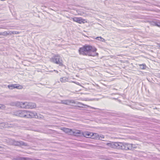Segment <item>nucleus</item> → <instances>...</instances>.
<instances>
[{
    "instance_id": "obj_1",
    "label": "nucleus",
    "mask_w": 160,
    "mask_h": 160,
    "mask_svg": "<svg viewBox=\"0 0 160 160\" xmlns=\"http://www.w3.org/2000/svg\"><path fill=\"white\" fill-rule=\"evenodd\" d=\"M97 50V49L94 47L86 44L79 48L78 52L80 55L95 57L98 55L96 52Z\"/></svg>"
},
{
    "instance_id": "obj_2",
    "label": "nucleus",
    "mask_w": 160,
    "mask_h": 160,
    "mask_svg": "<svg viewBox=\"0 0 160 160\" xmlns=\"http://www.w3.org/2000/svg\"><path fill=\"white\" fill-rule=\"evenodd\" d=\"M50 61L52 62L58 64L61 67L64 66L63 64V61L62 58L58 55H55L51 58Z\"/></svg>"
},
{
    "instance_id": "obj_3",
    "label": "nucleus",
    "mask_w": 160,
    "mask_h": 160,
    "mask_svg": "<svg viewBox=\"0 0 160 160\" xmlns=\"http://www.w3.org/2000/svg\"><path fill=\"white\" fill-rule=\"evenodd\" d=\"M36 104L32 102H22V106L21 108H33L36 107Z\"/></svg>"
},
{
    "instance_id": "obj_4",
    "label": "nucleus",
    "mask_w": 160,
    "mask_h": 160,
    "mask_svg": "<svg viewBox=\"0 0 160 160\" xmlns=\"http://www.w3.org/2000/svg\"><path fill=\"white\" fill-rule=\"evenodd\" d=\"M61 103L63 104L67 105H70L71 103H74L76 104H79L81 105V106H79L78 107H79L83 108V106H84L85 105L83 104H82L81 103L76 101H75L74 100H63L61 101Z\"/></svg>"
},
{
    "instance_id": "obj_5",
    "label": "nucleus",
    "mask_w": 160,
    "mask_h": 160,
    "mask_svg": "<svg viewBox=\"0 0 160 160\" xmlns=\"http://www.w3.org/2000/svg\"><path fill=\"white\" fill-rule=\"evenodd\" d=\"M122 143L120 142H112V143H107V145L114 148L121 149Z\"/></svg>"
},
{
    "instance_id": "obj_6",
    "label": "nucleus",
    "mask_w": 160,
    "mask_h": 160,
    "mask_svg": "<svg viewBox=\"0 0 160 160\" xmlns=\"http://www.w3.org/2000/svg\"><path fill=\"white\" fill-rule=\"evenodd\" d=\"M26 114L25 118H38V116L37 113L34 112H31L29 111L26 110Z\"/></svg>"
},
{
    "instance_id": "obj_7",
    "label": "nucleus",
    "mask_w": 160,
    "mask_h": 160,
    "mask_svg": "<svg viewBox=\"0 0 160 160\" xmlns=\"http://www.w3.org/2000/svg\"><path fill=\"white\" fill-rule=\"evenodd\" d=\"M26 113V110H18L13 112L12 114L16 116L25 118Z\"/></svg>"
},
{
    "instance_id": "obj_8",
    "label": "nucleus",
    "mask_w": 160,
    "mask_h": 160,
    "mask_svg": "<svg viewBox=\"0 0 160 160\" xmlns=\"http://www.w3.org/2000/svg\"><path fill=\"white\" fill-rule=\"evenodd\" d=\"M13 143L15 145L18 146H28V144L27 143H25L22 141H13Z\"/></svg>"
},
{
    "instance_id": "obj_9",
    "label": "nucleus",
    "mask_w": 160,
    "mask_h": 160,
    "mask_svg": "<svg viewBox=\"0 0 160 160\" xmlns=\"http://www.w3.org/2000/svg\"><path fill=\"white\" fill-rule=\"evenodd\" d=\"M71 135H73L75 136H80L81 135L82 133L80 130H75L72 131V130Z\"/></svg>"
},
{
    "instance_id": "obj_10",
    "label": "nucleus",
    "mask_w": 160,
    "mask_h": 160,
    "mask_svg": "<svg viewBox=\"0 0 160 160\" xmlns=\"http://www.w3.org/2000/svg\"><path fill=\"white\" fill-rule=\"evenodd\" d=\"M72 19L74 21L80 24H81L82 23H84L83 21L84 20L81 18L74 17Z\"/></svg>"
},
{
    "instance_id": "obj_11",
    "label": "nucleus",
    "mask_w": 160,
    "mask_h": 160,
    "mask_svg": "<svg viewBox=\"0 0 160 160\" xmlns=\"http://www.w3.org/2000/svg\"><path fill=\"white\" fill-rule=\"evenodd\" d=\"M10 105L11 106H16L21 108L22 104V102H11Z\"/></svg>"
},
{
    "instance_id": "obj_12",
    "label": "nucleus",
    "mask_w": 160,
    "mask_h": 160,
    "mask_svg": "<svg viewBox=\"0 0 160 160\" xmlns=\"http://www.w3.org/2000/svg\"><path fill=\"white\" fill-rule=\"evenodd\" d=\"M61 130H62L63 132H65V133H68L69 134H71V132L72 129H70L68 128H61Z\"/></svg>"
},
{
    "instance_id": "obj_13",
    "label": "nucleus",
    "mask_w": 160,
    "mask_h": 160,
    "mask_svg": "<svg viewBox=\"0 0 160 160\" xmlns=\"http://www.w3.org/2000/svg\"><path fill=\"white\" fill-rule=\"evenodd\" d=\"M129 145L128 144L125 143L123 144L122 143V145L121 149L126 150H128L129 149Z\"/></svg>"
},
{
    "instance_id": "obj_14",
    "label": "nucleus",
    "mask_w": 160,
    "mask_h": 160,
    "mask_svg": "<svg viewBox=\"0 0 160 160\" xmlns=\"http://www.w3.org/2000/svg\"><path fill=\"white\" fill-rule=\"evenodd\" d=\"M92 138L94 139H99V135L97 133H92Z\"/></svg>"
},
{
    "instance_id": "obj_15",
    "label": "nucleus",
    "mask_w": 160,
    "mask_h": 160,
    "mask_svg": "<svg viewBox=\"0 0 160 160\" xmlns=\"http://www.w3.org/2000/svg\"><path fill=\"white\" fill-rule=\"evenodd\" d=\"M14 88L18 89H22L23 88V86L22 85H20L18 84H14Z\"/></svg>"
},
{
    "instance_id": "obj_16",
    "label": "nucleus",
    "mask_w": 160,
    "mask_h": 160,
    "mask_svg": "<svg viewBox=\"0 0 160 160\" xmlns=\"http://www.w3.org/2000/svg\"><path fill=\"white\" fill-rule=\"evenodd\" d=\"M68 78L66 77L61 78L60 79V81L62 82H67L68 81Z\"/></svg>"
},
{
    "instance_id": "obj_17",
    "label": "nucleus",
    "mask_w": 160,
    "mask_h": 160,
    "mask_svg": "<svg viewBox=\"0 0 160 160\" xmlns=\"http://www.w3.org/2000/svg\"><path fill=\"white\" fill-rule=\"evenodd\" d=\"M6 125L4 122L0 123V129H2L5 128L6 127Z\"/></svg>"
},
{
    "instance_id": "obj_18",
    "label": "nucleus",
    "mask_w": 160,
    "mask_h": 160,
    "mask_svg": "<svg viewBox=\"0 0 160 160\" xmlns=\"http://www.w3.org/2000/svg\"><path fill=\"white\" fill-rule=\"evenodd\" d=\"M96 39L98 40H99L101 41L102 42H104L105 41V39L101 37H97Z\"/></svg>"
},
{
    "instance_id": "obj_19",
    "label": "nucleus",
    "mask_w": 160,
    "mask_h": 160,
    "mask_svg": "<svg viewBox=\"0 0 160 160\" xmlns=\"http://www.w3.org/2000/svg\"><path fill=\"white\" fill-rule=\"evenodd\" d=\"M14 87V84H9L8 86V88L10 89H12L13 88H15Z\"/></svg>"
},
{
    "instance_id": "obj_20",
    "label": "nucleus",
    "mask_w": 160,
    "mask_h": 160,
    "mask_svg": "<svg viewBox=\"0 0 160 160\" xmlns=\"http://www.w3.org/2000/svg\"><path fill=\"white\" fill-rule=\"evenodd\" d=\"M139 66L140 68L142 69H145L146 68V66L145 64H140Z\"/></svg>"
},
{
    "instance_id": "obj_21",
    "label": "nucleus",
    "mask_w": 160,
    "mask_h": 160,
    "mask_svg": "<svg viewBox=\"0 0 160 160\" xmlns=\"http://www.w3.org/2000/svg\"><path fill=\"white\" fill-rule=\"evenodd\" d=\"M8 34L9 33H8L7 31H5L3 32H0V35L7 36Z\"/></svg>"
},
{
    "instance_id": "obj_22",
    "label": "nucleus",
    "mask_w": 160,
    "mask_h": 160,
    "mask_svg": "<svg viewBox=\"0 0 160 160\" xmlns=\"http://www.w3.org/2000/svg\"><path fill=\"white\" fill-rule=\"evenodd\" d=\"M24 158H23V157H16V158H14V160H24Z\"/></svg>"
},
{
    "instance_id": "obj_23",
    "label": "nucleus",
    "mask_w": 160,
    "mask_h": 160,
    "mask_svg": "<svg viewBox=\"0 0 160 160\" xmlns=\"http://www.w3.org/2000/svg\"><path fill=\"white\" fill-rule=\"evenodd\" d=\"M110 115L112 116H117V117H120V116L117 113L110 114Z\"/></svg>"
},
{
    "instance_id": "obj_24",
    "label": "nucleus",
    "mask_w": 160,
    "mask_h": 160,
    "mask_svg": "<svg viewBox=\"0 0 160 160\" xmlns=\"http://www.w3.org/2000/svg\"><path fill=\"white\" fill-rule=\"evenodd\" d=\"M157 21H152L150 23L153 26H156Z\"/></svg>"
},
{
    "instance_id": "obj_25",
    "label": "nucleus",
    "mask_w": 160,
    "mask_h": 160,
    "mask_svg": "<svg viewBox=\"0 0 160 160\" xmlns=\"http://www.w3.org/2000/svg\"><path fill=\"white\" fill-rule=\"evenodd\" d=\"M5 108V106L3 105L0 104V109H3Z\"/></svg>"
},
{
    "instance_id": "obj_26",
    "label": "nucleus",
    "mask_w": 160,
    "mask_h": 160,
    "mask_svg": "<svg viewBox=\"0 0 160 160\" xmlns=\"http://www.w3.org/2000/svg\"><path fill=\"white\" fill-rule=\"evenodd\" d=\"M92 133H90L89 132H87L86 133V135H87L88 136H90L91 137H92Z\"/></svg>"
},
{
    "instance_id": "obj_27",
    "label": "nucleus",
    "mask_w": 160,
    "mask_h": 160,
    "mask_svg": "<svg viewBox=\"0 0 160 160\" xmlns=\"http://www.w3.org/2000/svg\"><path fill=\"white\" fill-rule=\"evenodd\" d=\"M23 158L24 159V160H32V159L30 158L23 157Z\"/></svg>"
},
{
    "instance_id": "obj_28",
    "label": "nucleus",
    "mask_w": 160,
    "mask_h": 160,
    "mask_svg": "<svg viewBox=\"0 0 160 160\" xmlns=\"http://www.w3.org/2000/svg\"><path fill=\"white\" fill-rule=\"evenodd\" d=\"M156 26L160 27V23L157 22H156Z\"/></svg>"
},
{
    "instance_id": "obj_29",
    "label": "nucleus",
    "mask_w": 160,
    "mask_h": 160,
    "mask_svg": "<svg viewBox=\"0 0 160 160\" xmlns=\"http://www.w3.org/2000/svg\"><path fill=\"white\" fill-rule=\"evenodd\" d=\"M73 82L77 85L81 86L80 83H79L78 82Z\"/></svg>"
},
{
    "instance_id": "obj_30",
    "label": "nucleus",
    "mask_w": 160,
    "mask_h": 160,
    "mask_svg": "<svg viewBox=\"0 0 160 160\" xmlns=\"http://www.w3.org/2000/svg\"><path fill=\"white\" fill-rule=\"evenodd\" d=\"M91 108H93V109H98V110H99V109L98 108H93V107H91Z\"/></svg>"
},
{
    "instance_id": "obj_31",
    "label": "nucleus",
    "mask_w": 160,
    "mask_h": 160,
    "mask_svg": "<svg viewBox=\"0 0 160 160\" xmlns=\"http://www.w3.org/2000/svg\"><path fill=\"white\" fill-rule=\"evenodd\" d=\"M132 144H131V149L132 148Z\"/></svg>"
},
{
    "instance_id": "obj_32",
    "label": "nucleus",
    "mask_w": 160,
    "mask_h": 160,
    "mask_svg": "<svg viewBox=\"0 0 160 160\" xmlns=\"http://www.w3.org/2000/svg\"><path fill=\"white\" fill-rule=\"evenodd\" d=\"M54 71L55 72H56L57 73H58V72L57 71V70H54Z\"/></svg>"
},
{
    "instance_id": "obj_33",
    "label": "nucleus",
    "mask_w": 160,
    "mask_h": 160,
    "mask_svg": "<svg viewBox=\"0 0 160 160\" xmlns=\"http://www.w3.org/2000/svg\"><path fill=\"white\" fill-rule=\"evenodd\" d=\"M32 160H38V159H34L33 160L32 159Z\"/></svg>"
},
{
    "instance_id": "obj_34",
    "label": "nucleus",
    "mask_w": 160,
    "mask_h": 160,
    "mask_svg": "<svg viewBox=\"0 0 160 160\" xmlns=\"http://www.w3.org/2000/svg\"><path fill=\"white\" fill-rule=\"evenodd\" d=\"M159 47L160 48V44H159Z\"/></svg>"
},
{
    "instance_id": "obj_35",
    "label": "nucleus",
    "mask_w": 160,
    "mask_h": 160,
    "mask_svg": "<svg viewBox=\"0 0 160 160\" xmlns=\"http://www.w3.org/2000/svg\"><path fill=\"white\" fill-rule=\"evenodd\" d=\"M2 148L1 147V146H0V148Z\"/></svg>"
},
{
    "instance_id": "obj_36",
    "label": "nucleus",
    "mask_w": 160,
    "mask_h": 160,
    "mask_svg": "<svg viewBox=\"0 0 160 160\" xmlns=\"http://www.w3.org/2000/svg\"><path fill=\"white\" fill-rule=\"evenodd\" d=\"M2 28L0 27V28Z\"/></svg>"
}]
</instances>
